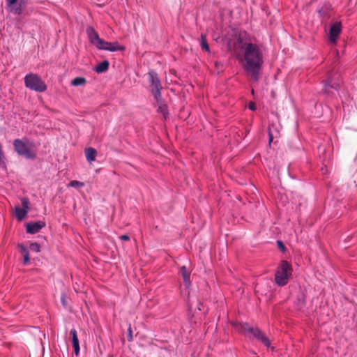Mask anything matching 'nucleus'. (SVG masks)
<instances>
[{"label": "nucleus", "mask_w": 357, "mask_h": 357, "mask_svg": "<svg viewBox=\"0 0 357 357\" xmlns=\"http://www.w3.org/2000/svg\"><path fill=\"white\" fill-rule=\"evenodd\" d=\"M340 75L333 70L327 73L326 79L322 81L324 84L322 92L328 97H333L340 89Z\"/></svg>", "instance_id": "nucleus-4"}, {"label": "nucleus", "mask_w": 357, "mask_h": 357, "mask_svg": "<svg viewBox=\"0 0 357 357\" xmlns=\"http://www.w3.org/2000/svg\"><path fill=\"white\" fill-rule=\"evenodd\" d=\"M127 338L129 342H132L133 340L132 331L130 324L128 326Z\"/></svg>", "instance_id": "nucleus-27"}, {"label": "nucleus", "mask_w": 357, "mask_h": 357, "mask_svg": "<svg viewBox=\"0 0 357 357\" xmlns=\"http://www.w3.org/2000/svg\"><path fill=\"white\" fill-rule=\"evenodd\" d=\"M73 347L75 354L78 355V354L79 352V344L78 343L77 344H74V345H73Z\"/></svg>", "instance_id": "nucleus-29"}, {"label": "nucleus", "mask_w": 357, "mask_h": 357, "mask_svg": "<svg viewBox=\"0 0 357 357\" xmlns=\"http://www.w3.org/2000/svg\"><path fill=\"white\" fill-rule=\"evenodd\" d=\"M15 213L17 218L19 220H22L24 218L28 212L26 209H23L19 206H15Z\"/></svg>", "instance_id": "nucleus-19"}, {"label": "nucleus", "mask_w": 357, "mask_h": 357, "mask_svg": "<svg viewBox=\"0 0 357 357\" xmlns=\"http://www.w3.org/2000/svg\"><path fill=\"white\" fill-rule=\"evenodd\" d=\"M109 66V61L107 60H104L94 68V70L97 73H102L108 70Z\"/></svg>", "instance_id": "nucleus-16"}, {"label": "nucleus", "mask_w": 357, "mask_h": 357, "mask_svg": "<svg viewBox=\"0 0 357 357\" xmlns=\"http://www.w3.org/2000/svg\"><path fill=\"white\" fill-rule=\"evenodd\" d=\"M321 170L323 171V174H326L327 173L326 168H322Z\"/></svg>", "instance_id": "nucleus-33"}, {"label": "nucleus", "mask_w": 357, "mask_h": 357, "mask_svg": "<svg viewBox=\"0 0 357 357\" xmlns=\"http://www.w3.org/2000/svg\"><path fill=\"white\" fill-rule=\"evenodd\" d=\"M15 151L26 159L34 160L36 158V150L34 143L26 137L15 139L13 141Z\"/></svg>", "instance_id": "nucleus-2"}, {"label": "nucleus", "mask_w": 357, "mask_h": 357, "mask_svg": "<svg viewBox=\"0 0 357 357\" xmlns=\"http://www.w3.org/2000/svg\"><path fill=\"white\" fill-rule=\"evenodd\" d=\"M125 47L120 45L118 42H109V45H108V47H106V50L109 52L123 51L125 50Z\"/></svg>", "instance_id": "nucleus-17"}, {"label": "nucleus", "mask_w": 357, "mask_h": 357, "mask_svg": "<svg viewBox=\"0 0 357 357\" xmlns=\"http://www.w3.org/2000/svg\"><path fill=\"white\" fill-rule=\"evenodd\" d=\"M200 46L202 47V50H204L205 51H206L207 52H210V47H209V45L207 43V40H206V36L204 34H202L201 35V43H200Z\"/></svg>", "instance_id": "nucleus-21"}, {"label": "nucleus", "mask_w": 357, "mask_h": 357, "mask_svg": "<svg viewBox=\"0 0 357 357\" xmlns=\"http://www.w3.org/2000/svg\"><path fill=\"white\" fill-rule=\"evenodd\" d=\"M277 245H278V246L279 249H280L282 252H285V251H286V248H285V246H284V243H283L281 241H280V240L277 241Z\"/></svg>", "instance_id": "nucleus-28"}, {"label": "nucleus", "mask_w": 357, "mask_h": 357, "mask_svg": "<svg viewBox=\"0 0 357 357\" xmlns=\"http://www.w3.org/2000/svg\"><path fill=\"white\" fill-rule=\"evenodd\" d=\"M84 185H85L84 183L78 181H75V180L71 181L68 183L69 187H72V188H82V187H84Z\"/></svg>", "instance_id": "nucleus-23"}, {"label": "nucleus", "mask_w": 357, "mask_h": 357, "mask_svg": "<svg viewBox=\"0 0 357 357\" xmlns=\"http://www.w3.org/2000/svg\"><path fill=\"white\" fill-rule=\"evenodd\" d=\"M281 126L280 124L271 123L268 126V142L269 144L273 142L274 137L279 135Z\"/></svg>", "instance_id": "nucleus-12"}, {"label": "nucleus", "mask_w": 357, "mask_h": 357, "mask_svg": "<svg viewBox=\"0 0 357 357\" xmlns=\"http://www.w3.org/2000/svg\"><path fill=\"white\" fill-rule=\"evenodd\" d=\"M29 202L27 198H24L22 199V206L23 209H26L27 212L29 211Z\"/></svg>", "instance_id": "nucleus-26"}, {"label": "nucleus", "mask_w": 357, "mask_h": 357, "mask_svg": "<svg viewBox=\"0 0 357 357\" xmlns=\"http://www.w3.org/2000/svg\"><path fill=\"white\" fill-rule=\"evenodd\" d=\"M120 239L122 241H128L130 239V236L127 234H124L120 236Z\"/></svg>", "instance_id": "nucleus-32"}, {"label": "nucleus", "mask_w": 357, "mask_h": 357, "mask_svg": "<svg viewBox=\"0 0 357 357\" xmlns=\"http://www.w3.org/2000/svg\"><path fill=\"white\" fill-rule=\"evenodd\" d=\"M86 33L90 43L95 45L97 49L106 50V47L109 45V42L105 41L99 37L98 33L92 26H88L86 29Z\"/></svg>", "instance_id": "nucleus-8"}, {"label": "nucleus", "mask_w": 357, "mask_h": 357, "mask_svg": "<svg viewBox=\"0 0 357 357\" xmlns=\"http://www.w3.org/2000/svg\"><path fill=\"white\" fill-rule=\"evenodd\" d=\"M241 49L243 50L244 70L255 81H258L264 63L262 52L253 43H245Z\"/></svg>", "instance_id": "nucleus-1"}, {"label": "nucleus", "mask_w": 357, "mask_h": 357, "mask_svg": "<svg viewBox=\"0 0 357 357\" xmlns=\"http://www.w3.org/2000/svg\"><path fill=\"white\" fill-rule=\"evenodd\" d=\"M26 87L36 92H44L47 89V85L42 79L33 73H29L24 77Z\"/></svg>", "instance_id": "nucleus-6"}, {"label": "nucleus", "mask_w": 357, "mask_h": 357, "mask_svg": "<svg viewBox=\"0 0 357 357\" xmlns=\"http://www.w3.org/2000/svg\"><path fill=\"white\" fill-rule=\"evenodd\" d=\"M86 160L89 163L95 160L97 155L96 150L93 147H89L85 149Z\"/></svg>", "instance_id": "nucleus-15"}, {"label": "nucleus", "mask_w": 357, "mask_h": 357, "mask_svg": "<svg viewBox=\"0 0 357 357\" xmlns=\"http://www.w3.org/2000/svg\"><path fill=\"white\" fill-rule=\"evenodd\" d=\"M29 249L32 252L38 253V252H39L40 251V245L39 243H38L36 242L32 243L29 245Z\"/></svg>", "instance_id": "nucleus-24"}, {"label": "nucleus", "mask_w": 357, "mask_h": 357, "mask_svg": "<svg viewBox=\"0 0 357 357\" xmlns=\"http://www.w3.org/2000/svg\"><path fill=\"white\" fill-rule=\"evenodd\" d=\"M86 82V79L82 77H77L71 81V84L75 86H79L84 85Z\"/></svg>", "instance_id": "nucleus-20"}, {"label": "nucleus", "mask_w": 357, "mask_h": 357, "mask_svg": "<svg viewBox=\"0 0 357 357\" xmlns=\"http://www.w3.org/2000/svg\"><path fill=\"white\" fill-rule=\"evenodd\" d=\"M148 79L152 88L151 93L153 99L160 100L162 86L158 73L154 70L150 69L148 72Z\"/></svg>", "instance_id": "nucleus-7"}, {"label": "nucleus", "mask_w": 357, "mask_h": 357, "mask_svg": "<svg viewBox=\"0 0 357 357\" xmlns=\"http://www.w3.org/2000/svg\"><path fill=\"white\" fill-rule=\"evenodd\" d=\"M292 266L287 261H281L275 274V283L280 287L286 285L292 274Z\"/></svg>", "instance_id": "nucleus-5"}, {"label": "nucleus", "mask_w": 357, "mask_h": 357, "mask_svg": "<svg viewBox=\"0 0 357 357\" xmlns=\"http://www.w3.org/2000/svg\"><path fill=\"white\" fill-rule=\"evenodd\" d=\"M18 247L23 254L24 264H27L30 261L29 253V250H28L27 248L23 245H19Z\"/></svg>", "instance_id": "nucleus-18"}, {"label": "nucleus", "mask_w": 357, "mask_h": 357, "mask_svg": "<svg viewBox=\"0 0 357 357\" xmlns=\"http://www.w3.org/2000/svg\"><path fill=\"white\" fill-rule=\"evenodd\" d=\"M305 305V296L303 294L299 296L297 298V306L302 308Z\"/></svg>", "instance_id": "nucleus-25"}, {"label": "nucleus", "mask_w": 357, "mask_h": 357, "mask_svg": "<svg viewBox=\"0 0 357 357\" xmlns=\"http://www.w3.org/2000/svg\"><path fill=\"white\" fill-rule=\"evenodd\" d=\"M179 272L183 278L185 287L189 288L191 286L190 272L188 271L185 266H182L180 268Z\"/></svg>", "instance_id": "nucleus-13"}, {"label": "nucleus", "mask_w": 357, "mask_h": 357, "mask_svg": "<svg viewBox=\"0 0 357 357\" xmlns=\"http://www.w3.org/2000/svg\"><path fill=\"white\" fill-rule=\"evenodd\" d=\"M157 104V112L160 114H162L165 119L169 115L167 107L165 104L163 103L162 100V96H160V100H155Z\"/></svg>", "instance_id": "nucleus-14"}, {"label": "nucleus", "mask_w": 357, "mask_h": 357, "mask_svg": "<svg viewBox=\"0 0 357 357\" xmlns=\"http://www.w3.org/2000/svg\"><path fill=\"white\" fill-rule=\"evenodd\" d=\"M45 226L44 221H36L29 222L26 226V231L28 234H34L40 231V230Z\"/></svg>", "instance_id": "nucleus-10"}, {"label": "nucleus", "mask_w": 357, "mask_h": 357, "mask_svg": "<svg viewBox=\"0 0 357 357\" xmlns=\"http://www.w3.org/2000/svg\"><path fill=\"white\" fill-rule=\"evenodd\" d=\"M70 335L72 337V344H77L79 343V340L77 337V333L75 329H72L70 331Z\"/></svg>", "instance_id": "nucleus-22"}, {"label": "nucleus", "mask_w": 357, "mask_h": 357, "mask_svg": "<svg viewBox=\"0 0 357 357\" xmlns=\"http://www.w3.org/2000/svg\"><path fill=\"white\" fill-rule=\"evenodd\" d=\"M249 109L251 111H255L257 109V107L253 102H250L248 105Z\"/></svg>", "instance_id": "nucleus-30"}, {"label": "nucleus", "mask_w": 357, "mask_h": 357, "mask_svg": "<svg viewBox=\"0 0 357 357\" xmlns=\"http://www.w3.org/2000/svg\"><path fill=\"white\" fill-rule=\"evenodd\" d=\"M7 10L14 14L20 15L26 6V0H6Z\"/></svg>", "instance_id": "nucleus-9"}, {"label": "nucleus", "mask_w": 357, "mask_h": 357, "mask_svg": "<svg viewBox=\"0 0 357 357\" xmlns=\"http://www.w3.org/2000/svg\"><path fill=\"white\" fill-rule=\"evenodd\" d=\"M61 304L63 305V306L66 307V298H65L64 295L61 296Z\"/></svg>", "instance_id": "nucleus-31"}, {"label": "nucleus", "mask_w": 357, "mask_h": 357, "mask_svg": "<svg viewBox=\"0 0 357 357\" xmlns=\"http://www.w3.org/2000/svg\"><path fill=\"white\" fill-rule=\"evenodd\" d=\"M341 30H342V26H341L340 23L335 22L331 25V26L330 28V31H329V38H330V41L332 43H336V40H337L338 36L340 35Z\"/></svg>", "instance_id": "nucleus-11"}, {"label": "nucleus", "mask_w": 357, "mask_h": 357, "mask_svg": "<svg viewBox=\"0 0 357 357\" xmlns=\"http://www.w3.org/2000/svg\"><path fill=\"white\" fill-rule=\"evenodd\" d=\"M236 330L241 334L250 337L252 335L260 343L269 347L271 346V341L267 336L259 328L250 326L248 323H239L236 325Z\"/></svg>", "instance_id": "nucleus-3"}]
</instances>
